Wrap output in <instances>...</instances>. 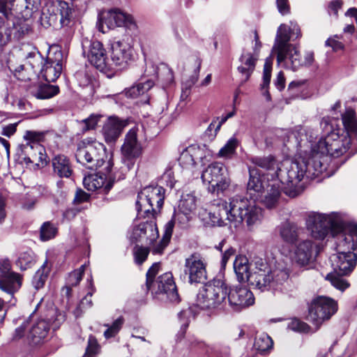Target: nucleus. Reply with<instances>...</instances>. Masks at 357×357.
<instances>
[{
	"label": "nucleus",
	"instance_id": "1",
	"mask_svg": "<svg viewBox=\"0 0 357 357\" xmlns=\"http://www.w3.org/2000/svg\"><path fill=\"white\" fill-rule=\"evenodd\" d=\"M342 120L347 131V135H340L335 131H331L324 139L317 143V152L313 153L307 158H301L292 161L287 170V186L284 193L290 197H295L301 192L298 186L305 176L313 179L327 169L324 155L338 157L346 153L350 148L351 137L357 141V119L352 109H347L342 114Z\"/></svg>",
	"mask_w": 357,
	"mask_h": 357
},
{
	"label": "nucleus",
	"instance_id": "2",
	"mask_svg": "<svg viewBox=\"0 0 357 357\" xmlns=\"http://www.w3.org/2000/svg\"><path fill=\"white\" fill-rule=\"evenodd\" d=\"M227 298L233 310L236 311L252 305L255 301L253 294L247 288L236 287L229 290L224 280L215 278L199 289L196 305L202 309L215 308Z\"/></svg>",
	"mask_w": 357,
	"mask_h": 357
},
{
	"label": "nucleus",
	"instance_id": "3",
	"mask_svg": "<svg viewBox=\"0 0 357 357\" xmlns=\"http://www.w3.org/2000/svg\"><path fill=\"white\" fill-rule=\"evenodd\" d=\"M262 216V211L253 201H248L243 195H236L227 202L219 200L209 218L213 226L227 225L228 221L234 227L245 222L249 228L258 224Z\"/></svg>",
	"mask_w": 357,
	"mask_h": 357
},
{
	"label": "nucleus",
	"instance_id": "4",
	"mask_svg": "<svg viewBox=\"0 0 357 357\" xmlns=\"http://www.w3.org/2000/svg\"><path fill=\"white\" fill-rule=\"evenodd\" d=\"M306 225L312 236L316 239H324L329 232L334 236L347 230V236H351L357 241V224L351 223L346 226L336 213L327 215L311 212L307 215Z\"/></svg>",
	"mask_w": 357,
	"mask_h": 357
},
{
	"label": "nucleus",
	"instance_id": "5",
	"mask_svg": "<svg viewBox=\"0 0 357 357\" xmlns=\"http://www.w3.org/2000/svg\"><path fill=\"white\" fill-rule=\"evenodd\" d=\"M287 40L285 26H282L279 30V35L275 38L273 47L277 54L278 63L292 70H296L302 66H311L314 61V53L306 52L303 59L296 46L287 45Z\"/></svg>",
	"mask_w": 357,
	"mask_h": 357
},
{
	"label": "nucleus",
	"instance_id": "6",
	"mask_svg": "<svg viewBox=\"0 0 357 357\" xmlns=\"http://www.w3.org/2000/svg\"><path fill=\"white\" fill-rule=\"evenodd\" d=\"M47 11L43 12L40 17L41 24L48 28L52 26L58 29L70 27L75 17V9L63 0H53L46 3Z\"/></svg>",
	"mask_w": 357,
	"mask_h": 357
},
{
	"label": "nucleus",
	"instance_id": "7",
	"mask_svg": "<svg viewBox=\"0 0 357 357\" xmlns=\"http://www.w3.org/2000/svg\"><path fill=\"white\" fill-rule=\"evenodd\" d=\"M77 162L86 168L96 170L105 162L107 156L105 145L91 138L79 142L75 152Z\"/></svg>",
	"mask_w": 357,
	"mask_h": 357
},
{
	"label": "nucleus",
	"instance_id": "8",
	"mask_svg": "<svg viewBox=\"0 0 357 357\" xmlns=\"http://www.w3.org/2000/svg\"><path fill=\"white\" fill-rule=\"evenodd\" d=\"M330 259L334 273L327 274L326 280L330 281L336 289L344 291L349 284L341 276L349 275L354 270L357 262V255L353 252H337L332 255Z\"/></svg>",
	"mask_w": 357,
	"mask_h": 357
},
{
	"label": "nucleus",
	"instance_id": "9",
	"mask_svg": "<svg viewBox=\"0 0 357 357\" xmlns=\"http://www.w3.org/2000/svg\"><path fill=\"white\" fill-rule=\"evenodd\" d=\"M22 52L24 63L15 68L13 71L17 79L26 82L38 76L45 60L35 47H26L22 49Z\"/></svg>",
	"mask_w": 357,
	"mask_h": 357
},
{
	"label": "nucleus",
	"instance_id": "10",
	"mask_svg": "<svg viewBox=\"0 0 357 357\" xmlns=\"http://www.w3.org/2000/svg\"><path fill=\"white\" fill-rule=\"evenodd\" d=\"M202 179L207 184L208 192L220 194L226 190L230 185V178L225 166L219 162L210 164L202 172Z\"/></svg>",
	"mask_w": 357,
	"mask_h": 357
},
{
	"label": "nucleus",
	"instance_id": "11",
	"mask_svg": "<svg viewBox=\"0 0 357 357\" xmlns=\"http://www.w3.org/2000/svg\"><path fill=\"white\" fill-rule=\"evenodd\" d=\"M337 310V304L335 300L327 296H317L312 300L309 307L307 319L315 326V329L318 330Z\"/></svg>",
	"mask_w": 357,
	"mask_h": 357
},
{
	"label": "nucleus",
	"instance_id": "12",
	"mask_svg": "<svg viewBox=\"0 0 357 357\" xmlns=\"http://www.w3.org/2000/svg\"><path fill=\"white\" fill-rule=\"evenodd\" d=\"M83 54L89 61L100 71L111 69L103 45L98 40H84L82 42Z\"/></svg>",
	"mask_w": 357,
	"mask_h": 357
},
{
	"label": "nucleus",
	"instance_id": "13",
	"mask_svg": "<svg viewBox=\"0 0 357 357\" xmlns=\"http://www.w3.org/2000/svg\"><path fill=\"white\" fill-rule=\"evenodd\" d=\"M206 262L199 252H194L185 259L184 273L190 284L204 283L207 280Z\"/></svg>",
	"mask_w": 357,
	"mask_h": 357
},
{
	"label": "nucleus",
	"instance_id": "14",
	"mask_svg": "<svg viewBox=\"0 0 357 357\" xmlns=\"http://www.w3.org/2000/svg\"><path fill=\"white\" fill-rule=\"evenodd\" d=\"M146 289L153 295L165 294L170 302L178 303L180 301L172 273L170 272L160 275Z\"/></svg>",
	"mask_w": 357,
	"mask_h": 357
},
{
	"label": "nucleus",
	"instance_id": "15",
	"mask_svg": "<svg viewBox=\"0 0 357 357\" xmlns=\"http://www.w3.org/2000/svg\"><path fill=\"white\" fill-rule=\"evenodd\" d=\"M112 165V162L108 160L105 172H98L85 176L83 180L84 188L89 191L101 190L104 193H108L113 186L110 175Z\"/></svg>",
	"mask_w": 357,
	"mask_h": 357
},
{
	"label": "nucleus",
	"instance_id": "16",
	"mask_svg": "<svg viewBox=\"0 0 357 357\" xmlns=\"http://www.w3.org/2000/svg\"><path fill=\"white\" fill-rule=\"evenodd\" d=\"M319 252L318 245L311 240L306 239L296 245L294 259L298 265L304 266L312 262Z\"/></svg>",
	"mask_w": 357,
	"mask_h": 357
},
{
	"label": "nucleus",
	"instance_id": "17",
	"mask_svg": "<svg viewBox=\"0 0 357 357\" xmlns=\"http://www.w3.org/2000/svg\"><path fill=\"white\" fill-rule=\"evenodd\" d=\"M248 169L250 179L247 186V194L250 195V199L247 197H243L248 201H253L255 205L258 206L256 204V200L261 197L262 191L265 190L270 181H265V176L261 175L255 167H250Z\"/></svg>",
	"mask_w": 357,
	"mask_h": 357
},
{
	"label": "nucleus",
	"instance_id": "18",
	"mask_svg": "<svg viewBox=\"0 0 357 357\" xmlns=\"http://www.w3.org/2000/svg\"><path fill=\"white\" fill-rule=\"evenodd\" d=\"M111 69L113 66L124 68L132 59V50L130 46L124 42L116 41L111 47Z\"/></svg>",
	"mask_w": 357,
	"mask_h": 357
},
{
	"label": "nucleus",
	"instance_id": "19",
	"mask_svg": "<svg viewBox=\"0 0 357 357\" xmlns=\"http://www.w3.org/2000/svg\"><path fill=\"white\" fill-rule=\"evenodd\" d=\"M158 237V231L156 225L152 222H145L139 224L133 228L130 236L135 243L152 245Z\"/></svg>",
	"mask_w": 357,
	"mask_h": 357
},
{
	"label": "nucleus",
	"instance_id": "20",
	"mask_svg": "<svg viewBox=\"0 0 357 357\" xmlns=\"http://www.w3.org/2000/svg\"><path fill=\"white\" fill-rule=\"evenodd\" d=\"M123 162H134L142 152V146L137 140V130H130L125 137L124 143L121 147Z\"/></svg>",
	"mask_w": 357,
	"mask_h": 357
},
{
	"label": "nucleus",
	"instance_id": "21",
	"mask_svg": "<svg viewBox=\"0 0 357 357\" xmlns=\"http://www.w3.org/2000/svg\"><path fill=\"white\" fill-rule=\"evenodd\" d=\"M303 230V229L297 223L289 220L281 222L276 227V231L281 240L290 245H295L298 242Z\"/></svg>",
	"mask_w": 357,
	"mask_h": 357
},
{
	"label": "nucleus",
	"instance_id": "22",
	"mask_svg": "<svg viewBox=\"0 0 357 357\" xmlns=\"http://www.w3.org/2000/svg\"><path fill=\"white\" fill-rule=\"evenodd\" d=\"M22 283V276L15 272H12L0 279V289L10 296L11 299L8 301V303L11 305L16 303L14 294L20 289Z\"/></svg>",
	"mask_w": 357,
	"mask_h": 357
},
{
	"label": "nucleus",
	"instance_id": "23",
	"mask_svg": "<svg viewBox=\"0 0 357 357\" xmlns=\"http://www.w3.org/2000/svg\"><path fill=\"white\" fill-rule=\"evenodd\" d=\"M271 276L273 278V289H278L280 285H282L281 291L287 294L290 297H295L296 296L297 287L293 285L292 288L291 284L287 282L289 278V272L286 269H275L271 270Z\"/></svg>",
	"mask_w": 357,
	"mask_h": 357
},
{
	"label": "nucleus",
	"instance_id": "24",
	"mask_svg": "<svg viewBox=\"0 0 357 357\" xmlns=\"http://www.w3.org/2000/svg\"><path fill=\"white\" fill-rule=\"evenodd\" d=\"M102 22L109 29L128 26L133 22L132 17L119 9L110 10L103 16Z\"/></svg>",
	"mask_w": 357,
	"mask_h": 357
},
{
	"label": "nucleus",
	"instance_id": "25",
	"mask_svg": "<svg viewBox=\"0 0 357 357\" xmlns=\"http://www.w3.org/2000/svg\"><path fill=\"white\" fill-rule=\"evenodd\" d=\"M127 123L117 117H110L103 126L102 132L107 142H114L121 135Z\"/></svg>",
	"mask_w": 357,
	"mask_h": 357
},
{
	"label": "nucleus",
	"instance_id": "26",
	"mask_svg": "<svg viewBox=\"0 0 357 357\" xmlns=\"http://www.w3.org/2000/svg\"><path fill=\"white\" fill-rule=\"evenodd\" d=\"M62 71V63L60 60H53L47 57L41 67L39 74L48 82L57 79Z\"/></svg>",
	"mask_w": 357,
	"mask_h": 357
},
{
	"label": "nucleus",
	"instance_id": "27",
	"mask_svg": "<svg viewBox=\"0 0 357 357\" xmlns=\"http://www.w3.org/2000/svg\"><path fill=\"white\" fill-rule=\"evenodd\" d=\"M263 192L266 193L262 199L265 206L268 208L276 207L281 194L280 181L277 179H272Z\"/></svg>",
	"mask_w": 357,
	"mask_h": 357
},
{
	"label": "nucleus",
	"instance_id": "28",
	"mask_svg": "<svg viewBox=\"0 0 357 357\" xmlns=\"http://www.w3.org/2000/svg\"><path fill=\"white\" fill-rule=\"evenodd\" d=\"M49 331V323L44 319H40L37 321L32 326L28 337L32 344L37 345L43 343L45 341L47 337Z\"/></svg>",
	"mask_w": 357,
	"mask_h": 357
},
{
	"label": "nucleus",
	"instance_id": "29",
	"mask_svg": "<svg viewBox=\"0 0 357 357\" xmlns=\"http://www.w3.org/2000/svg\"><path fill=\"white\" fill-rule=\"evenodd\" d=\"M248 282L251 286L261 291L273 289L271 270L263 272L253 271Z\"/></svg>",
	"mask_w": 357,
	"mask_h": 357
},
{
	"label": "nucleus",
	"instance_id": "30",
	"mask_svg": "<svg viewBox=\"0 0 357 357\" xmlns=\"http://www.w3.org/2000/svg\"><path fill=\"white\" fill-rule=\"evenodd\" d=\"M52 166L53 174L60 178H69L73 173L70 160L64 155H55L52 159Z\"/></svg>",
	"mask_w": 357,
	"mask_h": 357
},
{
	"label": "nucleus",
	"instance_id": "31",
	"mask_svg": "<svg viewBox=\"0 0 357 357\" xmlns=\"http://www.w3.org/2000/svg\"><path fill=\"white\" fill-rule=\"evenodd\" d=\"M10 10H15L22 18H27L38 8V0H10Z\"/></svg>",
	"mask_w": 357,
	"mask_h": 357
},
{
	"label": "nucleus",
	"instance_id": "32",
	"mask_svg": "<svg viewBox=\"0 0 357 357\" xmlns=\"http://www.w3.org/2000/svg\"><path fill=\"white\" fill-rule=\"evenodd\" d=\"M239 60L241 64L238 67V70L243 75H245V78L241 82V84H243L249 79L253 73L255 68L257 59L254 58L252 53L244 52L241 56Z\"/></svg>",
	"mask_w": 357,
	"mask_h": 357
},
{
	"label": "nucleus",
	"instance_id": "33",
	"mask_svg": "<svg viewBox=\"0 0 357 357\" xmlns=\"http://www.w3.org/2000/svg\"><path fill=\"white\" fill-rule=\"evenodd\" d=\"M45 148L37 142H30L22 146V156L26 164L37 163V155Z\"/></svg>",
	"mask_w": 357,
	"mask_h": 357
},
{
	"label": "nucleus",
	"instance_id": "34",
	"mask_svg": "<svg viewBox=\"0 0 357 357\" xmlns=\"http://www.w3.org/2000/svg\"><path fill=\"white\" fill-rule=\"evenodd\" d=\"M234 269L239 282H245L250 280V264L245 256L238 255L234 261Z\"/></svg>",
	"mask_w": 357,
	"mask_h": 357
},
{
	"label": "nucleus",
	"instance_id": "35",
	"mask_svg": "<svg viewBox=\"0 0 357 357\" xmlns=\"http://www.w3.org/2000/svg\"><path fill=\"white\" fill-rule=\"evenodd\" d=\"M31 31L30 25L27 21L22 18H16L13 21L12 26L7 27V32L11 33L15 40H20L27 35Z\"/></svg>",
	"mask_w": 357,
	"mask_h": 357
},
{
	"label": "nucleus",
	"instance_id": "36",
	"mask_svg": "<svg viewBox=\"0 0 357 357\" xmlns=\"http://www.w3.org/2000/svg\"><path fill=\"white\" fill-rule=\"evenodd\" d=\"M136 206L138 213L140 215L143 213L148 216L149 214L158 212L154 207V204L150 202L145 188L138 193Z\"/></svg>",
	"mask_w": 357,
	"mask_h": 357
},
{
	"label": "nucleus",
	"instance_id": "37",
	"mask_svg": "<svg viewBox=\"0 0 357 357\" xmlns=\"http://www.w3.org/2000/svg\"><path fill=\"white\" fill-rule=\"evenodd\" d=\"M147 195L151 204L155 205L157 211H160L162 207L165 199V189L160 186H147L145 187Z\"/></svg>",
	"mask_w": 357,
	"mask_h": 357
},
{
	"label": "nucleus",
	"instance_id": "38",
	"mask_svg": "<svg viewBox=\"0 0 357 357\" xmlns=\"http://www.w3.org/2000/svg\"><path fill=\"white\" fill-rule=\"evenodd\" d=\"M202 159V150L198 146L188 147L181 154V160L187 165L195 166L198 160Z\"/></svg>",
	"mask_w": 357,
	"mask_h": 357
},
{
	"label": "nucleus",
	"instance_id": "39",
	"mask_svg": "<svg viewBox=\"0 0 357 357\" xmlns=\"http://www.w3.org/2000/svg\"><path fill=\"white\" fill-rule=\"evenodd\" d=\"M239 144L240 142L236 137H231L220 149L218 156L226 159L232 158L236 154V149Z\"/></svg>",
	"mask_w": 357,
	"mask_h": 357
},
{
	"label": "nucleus",
	"instance_id": "40",
	"mask_svg": "<svg viewBox=\"0 0 357 357\" xmlns=\"http://www.w3.org/2000/svg\"><path fill=\"white\" fill-rule=\"evenodd\" d=\"M154 85L151 79H147L143 82H139L132 86L126 89L125 93L127 97L137 98L141 94L150 90Z\"/></svg>",
	"mask_w": 357,
	"mask_h": 357
},
{
	"label": "nucleus",
	"instance_id": "41",
	"mask_svg": "<svg viewBox=\"0 0 357 357\" xmlns=\"http://www.w3.org/2000/svg\"><path fill=\"white\" fill-rule=\"evenodd\" d=\"M59 92V88L58 86L43 84L33 92V96L38 99H49L58 94Z\"/></svg>",
	"mask_w": 357,
	"mask_h": 357
},
{
	"label": "nucleus",
	"instance_id": "42",
	"mask_svg": "<svg viewBox=\"0 0 357 357\" xmlns=\"http://www.w3.org/2000/svg\"><path fill=\"white\" fill-rule=\"evenodd\" d=\"M340 234L337 243V252H351L357 249V241L351 236L342 233Z\"/></svg>",
	"mask_w": 357,
	"mask_h": 357
},
{
	"label": "nucleus",
	"instance_id": "43",
	"mask_svg": "<svg viewBox=\"0 0 357 357\" xmlns=\"http://www.w3.org/2000/svg\"><path fill=\"white\" fill-rule=\"evenodd\" d=\"M50 271V268L47 266V261L46 260L33 278L32 284L36 289H40L44 287Z\"/></svg>",
	"mask_w": 357,
	"mask_h": 357
},
{
	"label": "nucleus",
	"instance_id": "44",
	"mask_svg": "<svg viewBox=\"0 0 357 357\" xmlns=\"http://www.w3.org/2000/svg\"><path fill=\"white\" fill-rule=\"evenodd\" d=\"M249 160L253 165L262 169L266 170L275 169L276 162L275 158L271 155L252 156Z\"/></svg>",
	"mask_w": 357,
	"mask_h": 357
},
{
	"label": "nucleus",
	"instance_id": "45",
	"mask_svg": "<svg viewBox=\"0 0 357 357\" xmlns=\"http://www.w3.org/2000/svg\"><path fill=\"white\" fill-rule=\"evenodd\" d=\"M273 346L272 339L267 335H262L255 338L254 347L261 354H265Z\"/></svg>",
	"mask_w": 357,
	"mask_h": 357
},
{
	"label": "nucleus",
	"instance_id": "46",
	"mask_svg": "<svg viewBox=\"0 0 357 357\" xmlns=\"http://www.w3.org/2000/svg\"><path fill=\"white\" fill-rule=\"evenodd\" d=\"M282 26H285L286 35H287V36L288 38V40H287V45H293L292 44L289 43V40L291 39L294 40L295 39H297V38H299L301 37V29H300L299 26L296 22H290V26H287V24H282L278 27V29L275 38L279 35V30L280 29V28Z\"/></svg>",
	"mask_w": 357,
	"mask_h": 357
},
{
	"label": "nucleus",
	"instance_id": "47",
	"mask_svg": "<svg viewBox=\"0 0 357 357\" xmlns=\"http://www.w3.org/2000/svg\"><path fill=\"white\" fill-rule=\"evenodd\" d=\"M271 77V63L266 61L264 66L263 83L261 85V89L264 96L268 100H271V94L268 90Z\"/></svg>",
	"mask_w": 357,
	"mask_h": 357
},
{
	"label": "nucleus",
	"instance_id": "48",
	"mask_svg": "<svg viewBox=\"0 0 357 357\" xmlns=\"http://www.w3.org/2000/svg\"><path fill=\"white\" fill-rule=\"evenodd\" d=\"M57 229L50 222H45L40 227V237L41 241H49L55 237Z\"/></svg>",
	"mask_w": 357,
	"mask_h": 357
},
{
	"label": "nucleus",
	"instance_id": "49",
	"mask_svg": "<svg viewBox=\"0 0 357 357\" xmlns=\"http://www.w3.org/2000/svg\"><path fill=\"white\" fill-rule=\"evenodd\" d=\"M34 261L33 253L31 251H26L20 255L17 261V265L19 266L21 270H26L29 268Z\"/></svg>",
	"mask_w": 357,
	"mask_h": 357
},
{
	"label": "nucleus",
	"instance_id": "50",
	"mask_svg": "<svg viewBox=\"0 0 357 357\" xmlns=\"http://www.w3.org/2000/svg\"><path fill=\"white\" fill-rule=\"evenodd\" d=\"M123 323L124 319L123 317H119L112 323L111 326L106 325V326L108 328L104 333L105 337L108 339L115 336L121 328Z\"/></svg>",
	"mask_w": 357,
	"mask_h": 357
},
{
	"label": "nucleus",
	"instance_id": "51",
	"mask_svg": "<svg viewBox=\"0 0 357 357\" xmlns=\"http://www.w3.org/2000/svg\"><path fill=\"white\" fill-rule=\"evenodd\" d=\"M287 328L296 332H307L309 326L298 319H292L287 325Z\"/></svg>",
	"mask_w": 357,
	"mask_h": 357
},
{
	"label": "nucleus",
	"instance_id": "52",
	"mask_svg": "<svg viewBox=\"0 0 357 357\" xmlns=\"http://www.w3.org/2000/svg\"><path fill=\"white\" fill-rule=\"evenodd\" d=\"M11 40V33L7 32L4 18L0 15V47L6 45Z\"/></svg>",
	"mask_w": 357,
	"mask_h": 357
},
{
	"label": "nucleus",
	"instance_id": "53",
	"mask_svg": "<svg viewBox=\"0 0 357 357\" xmlns=\"http://www.w3.org/2000/svg\"><path fill=\"white\" fill-rule=\"evenodd\" d=\"M98 344L96 339L90 336L88 340V345L83 357H94L98 352Z\"/></svg>",
	"mask_w": 357,
	"mask_h": 357
},
{
	"label": "nucleus",
	"instance_id": "54",
	"mask_svg": "<svg viewBox=\"0 0 357 357\" xmlns=\"http://www.w3.org/2000/svg\"><path fill=\"white\" fill-rule=\"evenodd\" d=\"M180 216H183V214L182 213H178L176 214H175L173 218H172L171 220H169L166 225H165V234L163 235V236L165 237V241L167 242V240H170L171 239V237H172V232H173V229H174V224L176 222V220L177 219H178L180 218Z\"/></svg>",
	"mask_w": 357,
	"mask_h": 357
},
{
	"label": "nucleus",
	"instance_id": "55",
	"mask_svg": "<svg viewBox=\"0 0 357 357\" xmlns=\"http://www.w3.org/2000/svg\"><path fill=\"white\" fill-rule=\"evenodd\" d=\"M190 314L191 312L189 309L183 310L178 314V318L181 323V330L183 333H185L186 328L188 327Z\"/></svg>",
	"mask_w": 357,
	"mask_h": 357
},
{
	"label": "nucleus",
	"instance_id": "56",
	"mask_svg": "<svg viewBox=\"0 0 357 357\" xmlns=\"http://www.w3.org/2000/svg\"><path fill=\"white\" fill-rule=\"evenodd\" d=\"M134 162H123L124 163V166L121 167L119 169V172H116L114 174V175L112 176L111 175V179L112 181H113V183L114 182L115 180H122V179H124L125 178V176L126 174V173L132 167V166L134 165Z\"/></svg>",
	"mask_w": 357,
	"mask_h": 357
},
{
	"label": "nucleus",
	"instance_id": "57",
	"mask_svg": "<svg viewBox=\"0 0 357 357\" xmlns=\"http://www.w3.org/2000/svg\"><path fill=\"white\" fill-rule=\"evenodd\" d=\"M100 117L101 116L100 115L92 114L89 118L83 120L82 122L84 124V126L82 128L83 131L94 129Z\"/></svg>",
	"mask_w": 357,
	"mask_h": 357
},
{
	"label": "nucleus",
	"instance_id": "58",
	"mask_svg": "<svg viewBox=\"0 0 357 357\" xmlns=\"http://www.w3.org/2000/svg\"><path fill=\"white\" fill-rule=\"evenodd\" d=\"M160 266V263H154L148 270L146 273V287L151 284V283L155 280L154 278L159 271Z\"/></svg>",
	"mask_w": 357,
	"mask_h": 357
},
{
	"label": "nucleus",
	"instance_id": "59",
	"mask_svg": "<svg viewBox=\"0 0 357 357\" xmlns=\"http://www.w3.org/2000/svg\"><path fill=\"white\" fill-rule=\"evenodd\" d=\"M149 253L148 248L139 247L135 252V260L138 264H142L147 258Z\"/></svg>",
	"mask_w": 357,
	"mask_h": 357
},
{
	"label": "nucleus",
	"instance_id": "60",
	"mask_svg": "<svg viewBox=\"0 0 357 357\" xmlns=\"http://www.w3.org/2000/svg\"><path fill=\"white\" fill-rule=\"evenodd\" d=\"M252 262L255 266L253 269L254 271L263 272L271 270L266 260L264 259L256 257Z\"/></svg>",
	"mask_w": 357,
	"mask_h": 357
},
{
	"label": "nucleus",
	"instance_id": "61",
	"mask_svg": "<svg viewBox=\"0 0 357 357\" xmlns=\"http://www.w3.org/2000/svg\"><path fill=\"white\" fill-rule=\"evenodd\" d=\"M11 262L8 258L0 259V273L1 277L11 273L13 271Z\"/></svg>",
	"mask_w": 357,
	"mask_h": 357
},
{
	"label": "nucleus",
	"instance_id": "62",
	"mask_svg": "<svg viewBox=\"0 0 357 357\" xmlns=\"http://www.w3.org/2000/svg\"><path fill=\"white\" fill-rule=\"evenodd\" d=\"M82 279V278L79 276V273L73 271L69 273L68 278H66V284L72 287H76L79 284Z\"/></svg>",
	"mask_w": 357,
	"mask_h": 357
},
{
	"label": "nucleus",
	"instance_id": "63",
	"mask_svg": "<svg viewBox=\"0 0 357 357\" xmlns=\"http://www.w3.org/2000/svg\"><path fill=\"white\" fill-rule=\"evenodd\" d=\"M278 11L282 15H287L290 12V6L288 0H276Z\"/></svg>",
	"mask_w": 357,
	"mask_h": 357
},
{
	"label": "nucleus",
	"instance_id": "64",
	"mask_svg": "<svg viewBox=\"0 0 357 357\" xmlns=\"http://www.w3.org/2000/svg\"><path fill=\"white\" fill-rule=\"evenodd\" d=\"M236 253V249L232 247H229L222 252V257L221 259V266L225 268L227 261L231 257L234 256Z\"/></svg>",
	"mask_w": 357,
	"mask_h": 357
}]
</instances>
